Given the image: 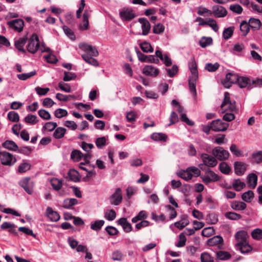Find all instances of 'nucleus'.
I'll return each mask as SVG.
<instances>
[{
    "label": "nucleus",
    "mask_w": 262,
    "mask_h": 262,
    "mask_svg": "<svg viewBox=\"0 0 262 262\" xmlns=\"http://www.w3.org/2000/svg\"><path fill=\"white\" fill-rule=\"evenodd\" d=\"M201 174V170L195 166L188 167L185 170H181L178 173V176L182 179L188 181L192 179L193 176L198 177Z\"/></svg>",
    "instance_id": "f257e3e1"
},
{
    "label": "nucleus",
    "mask_w": 262,
    "mask_h": 262,
    "mask_svg": "<svg viewBox=\"0 0 262 262\" xmlns=\"http://www.w3.org/2000/svg\"><path fill=\"white\" fill-rule=\"evenodd\" d=\"M119 14L123 21H131L137 16L135 10L131 7H123L120 9L119 10Z\"/></svg>",
    "instance_id": "f03ea898"
},
{
    "label": "nucleus",
    "mask_w": 262,
    "mask_h": 262,
    "mask_svg": "<svg viewBox=\"0 0 262 262\" xmlns=\"http://www.w3.org/2000/svg\"><path fill=\"white\" fill-rule=\"evenodd\" d=\"M39 37L36 34H33L28 40L27 50L29 53L35 54L39 50Z\"/></svg>",
    "instance_id": "7ed1b4c3"
},
{
    "label": "nucleus",
    "mask_w": 262,
    "mask_h": 262,
    "mask_svg": "<svg viewBox=\"0 0 262 262\" xmlns=\"http://www.w3.org/2000/svg\"><path fill=\"white\" fill-rule=\"evenodd\" d=\"M0 161L3 165L11 166L16 163V159L12 154L3 151H0Z\"/></svg>",
    "instance_id": "20e7f679"
},
{
    "label": "nucleus",
    "mask_w": 262,
    "mask_h": 262,
    "mask_svg": "<svg viewBox=\"0 0 262 262\" xmlns=\"http://www.w3.org/2000/svg\"><path fill=\"white\" fill-rule=\"evenodd\" d=\"M79 49L84 52L82 55L97 57L99 55L98 51L95 47L92 46L85 42L79 44Z\"/></svg>",
    "instance_id": "39448f33"
},
{
    "label": "nucleus",
    "mask_w": 262,
    "mask_h": 262,
    "mask_svg": "<svg viewBox=\"0 0 262 262\" xmlns=\"http://www.w3.org/2000/svg\"><path fill=\"white\" fill-rule=\"evenodd\" d=\"M136 52L139 61L148 63L158 64L160 60L155 57V55H146L140 52L137 48H136Z\"/></svg>",
    "instance_id": "423d86ee"
},
{
    "label": "nucleus",
    "mask_w": 262,
    "mask_h": 262,
    "mask_svg": "<svg viewBox=\"0 0 262 262\" xmlns=\"http://www.w3.org/2000/svg\"><path fill=\"white\" fill-rule=\"evenodd\" d=\"M212 154L215 158L220 161L228 159L230 155L228 151L224 149L221 146H217L214 147L212 149Z\"/></svg>",
    "instance_id": "0eeeda50"
},
{
    "label": "nucleus",
    "mask_w": 262,
    "mask_h": 262,
    "mask_svg": "<svg viewBox=\"0 0 262 262\" xmlns=\"http://www.w3.org/2000/svg\"><path fill=\"white\" fill-rule=\"evenodd\" d=\"M200 158L203 162V164L209 167H215L217 161L215 157H213L207 154L203 153L200 154Z\"/></svg>",
    "instance_id": "6e6552de"
},
{
    "label": "nucleus",
    "mask_w": 262,
    "mask_h": 262,
    "mask_svg": "<svg viewBox=\"0 0 262 262\" xmlns=\"http://www.w3.org/2000/svg\"><path fill=\"white\" fill-rule=\"evenodd\" d=\"M9 27L14 31L20 33L24 27V21L20 18L15 19L7 22Z\"/></svg>",
    "instance_id": "1a4fd4ad"
},
{
    "label": "nucleus",
    "mask_w": 262,
    "mask_h": 262,
    "mask_svg": "<svg viewBox=\"0 0 262 262\" xmlns=\"http://www.w3.org/2000/svg\"><path fill=\"white\" fill-rule=\"evenodd\" d=\"M19 185L24 188L25 191L29 194H32L33 192L34 184L31 181L30 178H25L19 182Z\"/></svg>",
    "instance_id": "9d476101"
},
{
    "label": "nucleus",
    "mask_w": 262,
    "mask_h": 262,
    "mask_svg": "<svg viewBox=\"0 0 262 262\" xmlns=\"http://www.w3.org/2000/svg\"><path fill=\"white\" fill-rule=\"evenodd\" d=\"M212 15L216 18H223L227 15L226 9L221 5H214L212 7Z\"/></svg>",
    "instance_id": "9b49d317"
},
{
    "label": "nucleus",
    "mask_w": 262,
    "mask_h": 262,
    "mask_svg": "<svg viewBox=\"0 0 262 262\" xmlns=\"http://www.w3.org/2000/svg\"><path fill=\"white\" fill-rule=\"evenodd\" d=\"M228 126V123L224 122L220 119L213 120L211 123V129L215 132L225 131Z\"/></svg>",
    "instance_id": "f8f14e48"
},
{
    "label": "nucleus",
    "mask_w": 262,
    "mask_h": 262,
    "mask_svg": "<svg viewBox=\"0 0 262 262\" xmlns=\"http://www.w3.org/2000/svg\"><path fill=\"white\" fill-rule=\"evenodd\" d=\"M201 178L203 181L208 184L213 182H216L219 180V177L210 169H208L205 172V174L202 176Z\"/></svg>",
    "instance_id": "ddd939ff"
},
{
    "label": "nucleus",
    "mask_w": 262,
    "mask_h": 262,
    "mask_svg": "<svg viewBox=\"0 0 262 262\" xmlns=\"http://www.w3.org/2000/svg\"><path fill=\"white\" fill-rule=\"evenodd\" d=\"M235 108V104L230 99V95L228 92L224 93V99L221 105V108L224 111H232Z\"/></svg>",
    "instance_id": "4468645a"
},
{
    "label": "nucleus",
    "mask_w": 262,
    "mask_h": 262,
    "mask_svg": "<svg viewBox=\"0 0 262 262\" xmlns=\"http://www.w3.org/2000/svg\"><path fill=\"white\" fill-rule=\"evenodd\" d=\"M238 75L234 73H228L226 75V79L222 81V83L226 88H229L231 84L235 83L238 81Z\"/></svg>",
    "instance_id": "2eb2a0df"
},
{
    "label": "nucleus",
    "mask_w": 262,
    "mask_h": 262,
    "mask_svg": "<svg viewBox=\"0 0 262 262\" xmlns=\"http://www.w3.org/2000/svg\"><path fill=\"white\" fill-rule=\"evenodd\" d=\"M142 73L152 77H157L160 73V70L152 65H146L142 69Z\"/></svg>",
    "instance_id": "dca6fc26"
},
{
    "label": "nucleus",
    "mask_w": 262,
    "mask_h": 262,
    "mask_svg": "<svg viewBox=\"0 0 262 262\" xmlns=\"http://www.w3.org/2000/svg\"><path fill=\"white\" fill-rule=\"evenodd\" d=\"M122 191L120 188L116 189L115 192L110 198V203L114 205H118L122 202Z\"/></svg>",
    "instance_id": "f3484780"
},
{
    "label": "nucleus",
    "mask_w": 262,
    "mask_h": 262,
    "mask_svg": "<svg viewBox=\"0 0 262 262\" xmlns=\"http://www.w3.org/2000/svg\"><path fill=\"white\" fill-rule=\"evenodd\" d=\"M27 41V37L26 36L19 37L17 39L15 38L14 41V46L19 51L23 53H25L26 51L24 48V46L26 43Z\"/></svg>",
    "instance_id": "a211bd4d"
},
{
    "label": "nucleus",
    "mask_w": 262,
    "mask_h": 262,
    "mask_svg": "<svg viewBox=\"0 0 262 262\" xmlns=\"http://www.w3.org/2000/svg\"><path fill=\"white\" fill-rule=\"evenodd\" d=\"M138 22L141 25L142 34L143 35H147L149 33L151 29L149 21L145 18H139Z\"/></svg>",
    "instance_id": "6ab92c4d"
},
{
    "label": "nucleus",
    "mask_w": 262,
    "mask_h": 262,
    "mask_svg": "<svg viewBox=\"0 0 262 262\" xmlns=\"http://www.w3.org/2000/svg\"><path fill=\"white\" fill-rule=\"evenodd\" d=\"M235 237L237 243L236 245H239L248 242L249 235L248 233L244 230L239 231L235 235Z\"/></svg>",
    "instance_id": "aec40b11"
},
{
    "label": "nucleus",
    "mask_w": 262,
    "mask_h": 262,
    "mask_svg": "<svg viewBox=\"0 0 262 262\" xmlns=\"http://www.w3.org/2000/svg\"><path fill=\"white\" fill-rule=\"evenodd\" d=\"M223 241V238L221 236L216 235L208 239L207 244L209 246H216L217 248H221L222 247Z\"/></svg>",
    "instance_id": "412c9836"
},
{
    "label": "nucleus",
    "mask_w": 262,
    "mask_h": 262,
    "mask_svg": "<svg viewBox=\"0 0 262 262\" xmlns=\"http://www.w3.org/2000/svg\"><path fill=\"white\" fill-rule=\"evenodd\" d=\"M118 225H120L124 232H130L132 231L133 228L130 223H129L126 218L122 217L117 221Z\"/></svg>",
    "instance_id": "4be33fe9"
},
{
    "label": "nucleus",
    "mask_w": 262,
    "mask_h": 262,
    "mask_svg": "<svg viewBox=\"0 0 262 262\" xmlns=\"http://www.w3.org/2000/svg\"><path fill=\"white\" fill-rule=\"evenodd\" d=\"M234 167L235 173L238 176H242L246 170L247 164L243 162H235Z\"/></svg>",
    "instance_id": "5701e85b"
},
{
    "label": "nucleus",
    "mask_w": 262,
    "mask_h": 262,
    "mask_svg": "<svg viewBox=\"0 0 262 262\" xmlns=\"http://www.w3.org/2000/svg\"><path fill=\"white\" fill-rule=\"evenodd\" d=\"M47 216L52 222H57L60 219V215L56 211H54L51 207H48L46 210Z\"/></svg>",
    "instance_id": "b1692460"
},
{
    "label": "nucleus",
    "mask_w": 262,
    "mask_h": 262,
    "mask_svg": "<svg viewBox=\"0 0 262 262\" xmlns=\"http://www.w3.org/2000/svg\"><path fill=\"white\" fill-rule=\"evenodd\" d=\"M31 164L27 160H23L22 162L18 166L16 172L17 173H23L30 169Z\"/></svg>",
    "instance_id": "393cba45"
},
{
    "label": "nucleus",
    "mask_w": 262,
    "mask_h": 262,
    "mask_svg": "<svg viewBox=\"0 0 262 262\" xmlns=\"http://www.w3.org/2000/svg\"><path fill=\"white\" fill-rule=\"evenodd\" d=\"M230 206L234 210L243 211L246 208L247 205L244 202L234 201L231 202Z\"/></svg>",
    "instance_id": "a878e982"
},
{
    "label": "nucleus",
    "mask_w": 262,
    "mask_h": 262,
    "mask_svg": "<svg viewBox=\"0 0 262 262\" xmlns=\"http://www.w3.org/2000/svg\"><path fill=\"white\" fill-rule=\"evenodd\" d=\"M241 88H249L251 86L250 79L246 77L239 76L237 82Z\"/></svg>",
    "instance_id": "bb28decb"
},
{
    "label": "nucleus",
    "mask_w": 262,
    "mask_h": 262,
    "mask_svg": "<svg viewBox=\"0 0 262 262\" xmlns=\"http://www.w3.org/2000/svg\"><path fill=\"white\" fill-rule=\"evenodd\" d=\"M188 66L191 73V76L190 77H198V72L197 70V65L194 58L191 59L189 62Z\"/></svg>",
    "instance_id": "cd10ccee"
},
{
    "label": "nucleus",
    "mask_w": 262,
    "mask_h": 262,
    "mask_svg": "<svg viewBox=\"0 0 262 262\" xmlns=\"http://www.w3.org/2000/svg\"><path fill=\"white\" fill-rule=\"evenodd\" d=\"M2 146L8 150L15 151L18 149L17 145L12 140H6L2 144Z\"/></svg>",
    "instance_id": "c85d7f7f"
},
{
    "label": "nucleus",
    "mask_w": 262,
    "mask_h": 262,
    "mask_svg": "<svg viewBox=\"0 0 262 262\" xmlns=\"http://www.w3.org/2000/svg\"><path fill=\"white\" fill-rule=\"evenodd\" d=\"M237 249H239L241 253L243 254L247 253L250 252L252 248L249 244L248 242L244 243L239 245H235Z\"/></svg>",
    "instance_id": "c756f323"
},
{
    "label": "nucleus",
    "mask_w": 262,
    "mask_h": 262,
    "mask_svg": "<svg viewBox=\"0 0 262 262\" xmlns=\"http://www.w3.org/2000/svg\"><path fill=\"white\" fill-rule=\"evenodd\" d=\"M248 182L250 187L254 188L257 183V176L254 173L248 174L247 177Z\"/></svg>",
    "instance_id": "7c9ffc66"
},
{
    "label": "nucleus",
    "mask_w": 262,
    "mask_h": 262,
    "mask_svg": "<svg viewBox=\"0 0 262 262\" xmlns=\"http://www.w3.org/2000/svg\"><path fill=\"white\" fill-rule=\"evenodd\" d=\"M150 138L155 141H166L167 136L163 133H154L150 135Z\"/></svg>",
    "instance_id": "2f4dec72"
},
{
    "label": "nucleus",
    "mask_w": 262,
    "mask_h": 262,
    "mask_svg": "<svg viewBox=\"0 0 262 262\" xmlns=\"http://www.w3.org/2000/svg\"><path fill=\"white\" fill-rule=\"evenodd\" d=\"M216 258L220 260H227L229 259L231 255L227 251H219L216 253Z\"/></svg>",
    "instance_id": "473e14b6"
},
{
    "label": "nucleus",
    "mask_w": 262,
    "mask_h": 262,
    "mask_svg": "<svg viewBox=\"0 0 262 262\" xmlns=\"http://www.w3.org/2000/svg\"><path fill=\"white\" fill-rule=\"evenodd\" d=\"M234 29V27L233 26L225 28L223 32V38L225 40L230 39L233 36Z\"/></svg>",
    "instance_id": "72a5a7b5"
},
{
    "label": "nucleus",
    "mask_w": 262,
    "mask_h": 262,
    "mask_svg": "<svg viewBox=\"0 0 262 262\" xmlns=\"http://www.w3.org/2000/svg\"><path fill=\"white\" fill-rule=\"evenodd\" d=\"M198 77H190L189 79V90L194 97L196 95V80Z\"/></svg>",
    "instance_id": "f704fd0d"
},
{
    "label": "nucleus",
    "mask_w": 262,
    "mask_h": 262,
    "mask_svg": "<svg viewBox=\"0 0 262 262\" xmlns=\"http://www.w3.org/2000/svg\"><path fill=\"white\" fill-rule=\"evenodd\" d=\"M240 31L242 35L244 36H246L250 31V25L249 23L246 20H243L240 24Z\"/></svg>",
    "instance_id": "c9c22d12"
},
{
    "label": "nucleus",
    "mask_w": 262,
    "mask_h": 262,
    "mask_svg": "<svg viewBox=\"0 0 262 262\" xmlns=\"http://www.w3.org/2000/svg\"><path fill=\"white\" fill-rule=\"evenodd\" d=\"M249 24L250 28L254 30H258L260 29L261 26V22L259 19L251 18L249 20Z\"/></svg>",
    "instance_id": "e433bc0d"
},
{
    "label": "nucleus",
    "mask_w": 262,
    "mask_h": 262,
    "mask_svg": "<svg viewBox=\"0 0 262 262\" xmlns=\"http://www.w3.org/2000/svg\"><path fill=\"white\" fill-rule=\"evenodd\" d=\"M51 184L54 190L58 191L62 186V181L61 180L54 178L51 180Z\"/></svg>",
    "instance_id": "4c0bfd02"
},
{
    "label": "nucleus",
    "mask_w": 262,
    "mask_h": 262,
    "mask_svg": "<svg viewBox=\"0 0 262 262\" xmlns=\"http://www.w3.org/2000/svg\"><path fill=\"white\" fill-rule=\"evenodd\" d=\"M140 47L143 52L145 53H152L154 52V48L151 46L150 43L147 41H144L139 44Z\"/></svg>",
    "instance_id": "58836bf2"
},
{
    "label": "nucleus",
    "mask_w": 262,
    "mask_h": 262,
    "mask_svg": "<svg viewBox=\"0 0 262 262\" xmlns=\"http://www.w3.org/2000/svg\"><path fill=\"white\" fill-rule=\"evenodd\" d=\"M189 223V222L187 219V216H184L181 221L175 222L174 223V226L177 228L181 230L188 225Z\"/></svg>",
    "instance_id": "ea45409f"
},
{
    "label": "nucleus",
    "mask_w": 262,
    "mask_h": 262,
    "mask_svg": "<svg viewBox=\"0 0 262 262\" xmlns=\"http://www.w3.org/2000/svg\"><path fill=\"white\" fill-rule=\"evenodd\" d=\"M246 186V184L240 179L234 180L232 183V187L237 191H241Z\"/></svg>",
    "instance_id": "a19ab883"
},
{
    "label": "nucleus",
    "mask_w": 262,
    "mask_h": 262,
    "mask_svg": "<svg viewBox=\"0 0 262 262\" xmlns=\"http://www.w3.org/2000/svg\"><path fill=\"white\" fill-rule=\"evenodd\" d=\"M124 255L119 250L114 251L112 253L111 258L114 261H121L123 259Z\"/></svg>",
    "instance_id": "79ce46f5"
},
{
    "label": "nucleus",
    "mask_w": 262,
    "mask_h": 262,
    "mask_svg": "<svg viewBox=\"0 0 262 262\" xmlns=\"http://www.w3.org/2000/svg\"><path fill=\"white\" fill-rule=\"evenodd\" d=\"M66 130V129L63 127H58L55 129L53 137L57 139H61L64 136Z\"/></svg>",
    "instance_id": "37998d69"
},
{
    "label": "nucleus",
    "mask_w": 262,
    "mask_h": 262,
    "mask_svg": "<svg viewBox=\"0 0 262 262\" xmlns=\"http://www.w3.org/2000/svg\"><path fill=\"white\" fill-rule=\"evenodd\" d=\"M24 121L30 125H34L38 121L36 115L28 114L24 118Z\"/></svg>",
    "instance_id": "c03bdc74"
},
{
    "label": "nucleus",
    "mask_w": 262,
    "mask_h": 262,
    "mask_svg": "<svg viewBox=\"0 0 262 262\" xmlns=\"http://www.w3.org/2000/svg\"><path fill=\"white\" fill-rule=\"evenodd\" d=\"M254 196L253 192L252 190H248L242 194V199L247 203H250Z\"/></svg>",
    "instance_id": "a18cd8bd"
},
{
    "label": "nucleus",
    "mask_w": 262,
    "mask_h": 262,
    "mask_svg": "<svg viewBox=\"0 0 262 262\" xmlns=\"http://www.w3.org/2000/svg\"><path fill=\"white\" fill-rule=\"evenodd\" d=\"M107 139L105 137H99L96 139L95 143L98 149H102L107 145Z\"/></svg>",
    "instance_id": "49530a36"
},
{
    "label": "nucleus",
    "mask_w": 262,
    "mask_h": 262,
    "mask_svg": "<svg viewBox=\"0 0 262 262\" xmlns=\"http://www.w3.org/2000/svg\"><path fill=\"white\" fill-rule=\"evenodd\" d=\"M104 224V221L102 220L95 221L94 222L91 223V229L94 231H99L101 229Z\"/></svg>",
    "instance_id": "de8ad7c7"
},
{
    "label": "nucleus",
    "mask_w": 262,
    "mask_h": 262,
    "mask_svg": "<svg viewBox=\"0 0 262 262\" xmlns=\"http://www.w3.org/2000/svg\"><path fill=\"white\" fill-rule=\"evenodd\" d=\"M147 217V214L144 210L140 211L138 214L132 219V222L133 223H136L139 221H142L143 219H145Z\"/></svg>",
    "instance_id": "09e8293b"
},
{
    "label": "nucleus",
    "mask_w": 262,
    "mask_h": 262,
    "mask_svg": "<svg viewBox=\"0 0 262 262\" xmlns=\"http://www.w3.org/2000/svg\"><path fill=\"white\" fill-rule=\"evenodd\" d=\"M82 58L87 63L94 66L95 67H97L99 66L98 61L93 58V56H88L87 55H82Z\"/></svg>",
    "instance_id": "8fccbe9b"
},
{
    "label": "nucleus",
    "mask_w": 262,
    "mask_h": 262,
    "mask_svg": "<svg viewBox=\"0 0 262 262\" xmlns=\"http://www.w3.org/2000/svg\"><path fill=\"white\" fill-rule=\"evenodd\" d=\"M78 201L76 199L71 198L65 199L63 201V206L67 209L70 208L72 206L76 205Z\"/></svg>",
    "instance_id": "3c124183"
},
{
    "label": "nucleus",
    "mask_w": 262,
    "mask_h": 262,
    "mask_svg": "<svg viewBox=\"0 0 262 262\" xmlns=\"http://www.w3.org/2000/svg\"><path fill=\"white\" fill-rule=\"evenodd\" d=\"M252 161L257 164L262 162V151L254 152L252 155Z\"/></svg>",
    "instance_id": "603ef678"
},
{
    "label": "nucleus",
    "mask_w": 262,
    "mask_h": 262,
    "mask_svg": "<svg viewBox=\"0 0 262 262\" xmlns=\"http://www.w3.org/2000/svg\"><path fill=\"white\" fill-rule=\"evenodd\" d=\"M225 216L231 220L237 221L242 219L241 214L234 212H227L225 214Z\"/></svg>",
    "instance_id": "864d4df0"
},
{
    "label": "nucleus",
    "mask_w": 262,
    "mask_h": 262,
    "mask_svg": "<svg viewBox=\"0 0 262 262\" xmlns=\"http://www.w3.org/2000/svg\"><path fill=\"white\" fill-rule=\"evenodd\" d=\"M83 157V154L79 150H74L71 154V158L74 161H79Z\"/></svg>",
    "instance_id": "5fc2aeb1"
},
{
    "label": "nucleus",
    "mask_w": 262,
    "mask_h": 262,
    "mask_svg": "<svg viewBox=\"0 0 262 262\" xmlns=\"http://www.w3.org/2000/svg\"><path fill=\"white\" fill-rule=\"evenodd\" d=\"M212 39L210 37H203L200 40V45L203 48H205L212 44Z\"/></svg>",
    "instance_id": "6e6d98bb"
},
{
    "label": "nucleus",
    "mask_w": 262,
    "mask_h": 262,
    "mask_svg": "<svg viewBox=\"0 0 262 262\" xmlns=\"http://www.w3.org/2000/svg\"><path fill=\"white\" fill-rule=\"evenodd\" d=\"M219 169L220 171L224 174H228L231 171V168L225 162H222L219 165Z\"/></svg>",
    "instance_id": "4d7b16f0"
},
{
    "label": "nucleus",
    "mask_w": 262,
    "mask_h": 262,
    "mask_svg": "<svg viewBox=\"0 0 262 262\" xmlns=\"http://www.w3.org/2000/svg\"><path fill=\"white\" fill-rule=\"evenodd\" d=\"M207 26L211 28V29L215 32H218L219 29V27L217 24L216 20L213 18H208V24Z\"/></svg>",
    "instance_id": "13d9d810"
},
{
    "label": "nucleus",
    "mask_w": 262,
    "mask_h": 262,
    "mask_svg": "<svg viewBox=\"0 0 262 262\" xmlns=\"http://www.w3.org/2000/svg\"><path fill=\"white\" fill-rule=\"evenodd\" d=\"M220 64L217 62H215L214 64L211 63H207L205 65V69L210 72H213L216 71L219 68Z\"/></svg>",
    "instance_id": "bf43d9fd"
},
{
    "label": "nucleus",
    "mask_w": 262,
    "mask_h": 262,
    "mask_svg": "<svg viewBox=\"0 0 262 262\" xmlns=\"http://www.w3.org/2000/svg\"><path fill=\"white\" fill-rule=\"evenodd\" d=\"M116 217V212L113 209L107 210L104 213V217L108 221H113L115 219Z\"/></svg>",
    "instance_id": "052dcab7"
},
{
    "label": "nucleus",
    "mask_w": 262,
    "mask_h": 262,
    "mask_svg": "<svg viewBox=\"0 0 262 262\" xmlns=\"http://www.w3.org/2000/svg\"><path fill=\"white\" fill-rule=\"evenodd\" d=\"M38 114L43 120H48L51 118L50 113L43 109H40L38 112Z\"/></svg>",
    "instance_id": "680f3d73"
},
{
    "label": "nucleus",
    "mask_w": 262,
    "mask_h": 262,
    "mask_svg": "<svg viewBox=\"0 0 262 262\" xmlns=\"http://www.w3.org/2000/svg\"><path fill=\"white\" fill-rule=\"evenodd\" d=\"M251 236L254 239L259 240L262 239V230L259 228L253 230L251 232Z\"/></svg>",
    "instance_id": "e2e57ef3"
},
{
    "label": "nucleus",
    "mask_w": 262,
    "mask_h": 262,
    "mask_svg": "<svg viewBox=\"0 0 262 262\" xmlns=\"http://www.w3.org/2000/svg\"><path fill=\"white\" fill-rule=\"evenodd\" d=\"M202 262H213L214 258L210 254L207 252H203L201 255Z\"/></svg>",
    "instance_id": "0e129e2a"
},
{
    "label": "nucleus",
    "mask_w": 262,
    "mask_h": 262,
    "mask_svg": "<svg viewBox=\"0 0 262 262\" xmlns=\"http://www.w3.org/2000/svg\"><path fill=\"white\" fill-rule=\"evenodd\" d=\"M54 115L56 118H61L68 115V112L63 108H57L54 112Z\"/></svg>",
    "instance_id": "69168bd1"
},
{
    "label": "nucleus",
    "mask_w": 262,
    "mask_h": 262,
    "mask_svg": "<svg viewBox=\"0 0 262 262\" xmlns=\"http://www.w3.org/2000/svg\"><path fill=\"white\" fill-rule=\"evenodd\" d=\"M8 118L12 122H18L19 120V116L17 113L11 111L8 113Z\"/></svg>",
    "instance_id": "338daca9"
},
{
    "label": "nucleus",
    "mask_w": 262,
    "mask_h": 262,
    "mask_svg": "<svg viewBox=\"0 0 262 262\" xmlns=\"http://www.w3.org/2000/svg\"><path fill=\"white\" fill-rule=\"evenodd\" d=\"M57 126V124L56 122H46L43 126V129L51 132L55 129Z\"/></svg>",
    "instance_id": "774afa93"
}]
</instances>
